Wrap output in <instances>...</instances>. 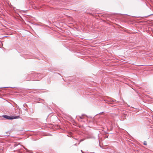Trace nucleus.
I'll return each mask as SVG.
<instances>
[{
  "label": "nucleus",
  "mask_w": 153,
  "mask_h": 153,
  "mask_svg": "<svg viewBox=\"0 0 153 153\" xmlns=\"http://www.w3.org/2000/svg\"><path fill=\"white\" fill-rule=\"evenodd\" d=\"M12 117H11L9 116L5 115L3 116V117L7 119H17L19 117V116H15L13 117V116H12Z\"/></svg>",
  "instance_id": "1"
},
{
  "label": "nucleus",
  "mask_w": 153,
  "mask_h": 153,
  "mask_svg": "<svg viewBox=\"0 0 153 153\" xmlns=\"http://www.w3.org/2000/svg\"><path fill=\"white\" fill-rule=\"evenodd\" d=\"M144 144L145 145H147V142L146 141H144Z\"/></svg>",
  "instance_id": "2"
},
{
  "label": "nucleus",
  "mask_w": 153,
  "mask_h": 153,
  "mask_svg": "<svg viewBox=\"0 0 153 153\" xmlns=\"http://www.w3.org/2000/svg\"><path fill=\"white\" fill-rule=\"evenodd\" d=\"M80 118L81 119H82V117H80Z\"/></svg>",
  "instance_id": "3"
}]
</instances>
